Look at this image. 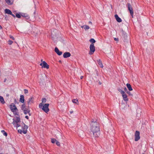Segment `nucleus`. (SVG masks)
Masks as SVG:
<instances>
[{
    "label": "nucleus",
    "mask_w": 154,
    "mask_h": 154,
    "mask_svg": "<svg viewBox=\"0 0 154 154\" xmlns=\"http://www.w3.org/2000/svg\"><path fill=\"white\" fill-rule=\"evenodd\" d=\"M91 130L94 137H98L100 134L99 124L97 122H92L91 124Z\"/></svg>",
    "instance_id": "f257e3e1"
},
{
    "label": "nucleus",
    "mask_w": 154,
    "mask_h": 154,
    "mask_svg": "<svg viewBox=\"0 0 154 154\" xmlns=\"http://www.w3.org/2000/svg\"><path fill=\"white\" fill-rule=\"evenodd\" d=\"M49 105V103L43 104L42 103H40L39 105V107L46 113H47L49 111L48 108Z\"/></svg>",
    "instance_id": "f03ea898"
},
{
    "label": "nucleus",
    "mask_w": 154,
    "mask_h": 154,
    "mask_svg": "<svg viewBox=\"0 0 154 154\" xmlns=\"http://www.w3.org/2000/svg\"><path fill=\"white\" fill-rule=\"evenodd\" d=\"M21 109L23 111V113L25 114H26L28 113L29 116L31 115L30 113V110L29 106H28L27 107H26L25 104L23 103L21 106Z\"/></svg>",
    "instance_id": "7ed1b4c3"
},
{
    "label": "nucleus",
    "mask_w": 154,
    "mask_h": 154,
    "mask_svg": "<svg viewBox=\"0 0 154 154\" xmlns=\"http://www.w3.org/2000/svg\"><path fill=\"white\" fill-rule=\"evenodd\" d=\"M122 33L121 39L125 42H128V36L127 33L125 32L122 29L121 30Z\"/></svg>",
    "instance_id": "20e7f679"
},
{
    "label": "nucleus",
    "mask_w": 154,
    "mask_h": 154,
    "mask_svg": "<svg viewBox=\"0 0 154 154\" xmlns=\"http://www.w3.org/2000/svg\"><path fill=\"white\" fill-rule=\"evenodd\" d=\"M90 50L89 52V54L90 55L92 54L95 51V47L94 46L93 43H91L90 47Z\"/></svg>",
    "instance_id": "39448f33"
},
{
    "label": "nucleus",
    "mask_w": 154,
    "mask_h": 154,
    "mask_svg": "<svg viewBox=\"0 0 154 154\" xmlns=\"http://www.w3.org/2000/svg\"><path fill=\"white\" fill-rule=\"evenodd\" d=\"M10 108L11 111L13 112H14L15 110L18 111V109L16 107V106L13 103H12L10 106Z\"/></svg>",
    "instance_id": "423d86ee"
},
{
    "label": "nucleus",
    "mask_w": 154,
    "mask_h": 154,
    "mask_svg": "<svg viewBox=\"0 0 154 154\" xmlns=\"http://www.w3.org/2000/svg\"><path fill=\"white\" fill-rule=\"evenodd\" d=\"M21 124H22L23 125V127L22 128L23 129L22 132L23 134H26L27 132V129L28 128V127L23 122L21 123Z\"/></svg>",
    "instance_id": "0eeeda50"
},
{
    "label": "nucleus",
    "mask_w": 154,
    "mask_h": 154,
    "mask_svg": "<svg viewBox=\"0 0 154 154\" xmlns=\"http://www.w3.org/2000/svg\"><path fill=\"white\" fill-rule=\"evenodd\" d=\"M140 133L139 131H136L135 134V141H137L140 139Z\"/></svg>",
    "instance_id": "6e6552de"
},
{
    "label": "nucleus",
    "mask_w": 154,
    "mask_h": 154,
    "mask_svg": "<svg viewBox=\"0 0 154 154\" xmlns=\"http://www.w3.org/2000/svg\"><path fill=\"white\" fill-rule=\"evenodd\" d=\"M40 65L41 66H42V67H43L47 69L49 68V66L45 61H43V62L40 63Z\"/></svg>",
    "instance_id": "1a4fd4ad"
},
{
    "label": "nucleus",
    "mask_w": 154,
    "mask_h": 154,
    "mask_svg": "<svg viewBox=\"0 0 154 154\" xmlns=\"http://www.w3.org/2000/svg\"><path fill=\"white\" fill-rule=\"evenodd\" d=\"M122 95L123 98V100L125 101H128V99L127 98V95L125 94V92H122Z\"/></svg>",
    "instance_id": "9d476101"
},
{
    "label": "nucleus",
    "mask_w": 154,
    "mask_h": 154,
    "mask_svg": "<svg viewBox=\"0 0 154 154\" xmlns=\"http://www.w3.org/2000/svg\"><path fill=\"white\" fill-rule=\"evenodd\" d=\"M34 98L33 97H31L27 101L28 104L29 105V104H31L32 103L34 102Z\"/></svg>",
    "instance_id": "9b49d317"
},
{
    "label": "nucleus",
    "mask_w": 154,
    "mask_h": 154,
    "mask_svg": "<svg viewBox=\"0 0 154 154\" xmlns=\"http://www.w3.org/2000/svg\"><path fill=\"white\" fill-rule=\"evenodd\" d=\"M54 51L55 52L59 55H61L62 54V52L60 51L57 47L55 48Z\"/></svg>",
    "instance_id": "f8f14e48"
},
{
    "label": "nucleus",
    "mask_w": 154,
    "mask_h": 154,
    "mask_svg": "<svg viewBox=\"0 0 154 154\" xmlns=\"http://www.w3.org/2000/svg\"><path fill=\"white\" fill-rule=\"evenodd\" d=\"M71 54L69 52H66L63 54V57L65 58H66L70 57Z\"/></svg>",
    "instance_id": "ddd939ff"
},
{
    "label": "nucleus",
    "mask_w": 154,
    "mask_h": 154,
    "mask_svg": "<svg viewBox=\"0 0 154 154\" xmlns=\"http://www.w3.org/2000/svg\"><path fill=\"white\" fill-rule=\"evenodd\" d=\"M115 17L116 20L118 22H122V19L119 17L118 16L117 14H115L114 16Z\"/></svg>",
    "instance_id": "4468645a"
},
{
    "label": "nucleus",
    "mask_w": 154,
    "mask_h": 154,
    "mask_svg": "<svg viewBox=\"0 0 154 154\" xmlns=\"http://www.w3.org/2000/svg\"><path fill=\"white\" fill-rule=\"evenodd\" d=\"M19 101L22 103H24V96L23 95H21Z\"/></svg>",
    "instance_id": "2eb2a0df"
},
{
    "label": "nucleus",
    "mask_w": 154,
    "mask_h": 154,
    "mask_svg": "<svg viewBox=\"0 0 154 154\" xmlns=\"http://www.w3.org/2000/svg\"><path fill=\"white\" fill-rule=\"evenodd\" d=\"M7 4L9 5H12L13 3V0H5Z\"/></svg>",
    "instance_id": "dca6fc26"
},
{
    "label": "nucleus",
    "mask_w": 154,
    "mask_h": 154,
    "mask_svg": "<svg viewBox=\"0 0 154 154\" xmlns=\"http://www.w3.org/2000/svg\"><path fill=\"white\" fill-rule=\"evenodd\" d=\"M21 15L22 17H24L27 19H29V18L28 15H27L26 14L22 13L21 14Z\"/></svg>",
    "instance_id": "f3484780"
},
{
    "label": "nucleus",
    "mask_w": 154,
    "mask_h": 154,
    "mask_svg": "<svg viewBox=\"0 0 154 154\" xmlns=\"http://www.w3.org/2000/svg\"><path fill=\"white\" fill-rule=\"evenodd\" d=\"M126 86H127L128 90L129 91H131L133 90V89L131 86V85L130 84H129V83L127 84Z\"/></svg>",
    "instance_id": "a211bd4d"
},
{
    "label": "nucleus",
    "mask_w": 154,
    "mask_h": 154,
    "mask_svg": "<svg viewBox=\"0 0 154 154\" xmlns=\"http://www.w3.org/2000/svg\"><path fill=\"white\" fill-rule=\"evenodd\" d=\"M81 27L82 28H84L85 30L88 29L90 28L87 25L82 26H81Z\"/></svg>",
    "instance_id": "6ab92c4d"
},
{
    "label": "nucleus",
    "mask_w": 154,
    "mask_h": 154,
    "mask_svg": "<svg viewBox=\"0 0 154 154\" xmlns=\"http://www.w3.org/2000/svg\"><path fill=\"white\" fill-rule=\"evenodd\" d=\"M5 12L6 14H11V11L9 9H6L5 10Z\"/></svg>",
    "instance_id": "aec40b11"
},
{
    "label": "nucleus",
    "mask_w": 154,
    "mask_h": 154,
    "mask_svg": "<svg viewBox=\"0 0 154 154\" xmlns=\"http://www.w3.org/2000/svg\"><path fill=\"white\" fill-rule=\"evenodd\" d=\"M98 64L100 66L101 68H103V66L102 63L101 61L100 60H97Z\"/></svg>",
    "instance_id": "412c9836"
},
{
    "label": "nucleus",
    "mask_w": 154,
    "mask_h": 154,
    "mask_svg": "<svg viewBox=\"0 0 154 154\" xmlns=\"http://www.w3.org/2000/svg\"><path fill=\"white\" fill-rule=\"evenodd\" d=\"M72 102L75 104H79V101L77 99H73L72 100Z\"/></svg>",
    "instance_id": "4be33fe9"
},
{
    "label": "nucleus",
    "mask_w": 154,
    "mask_h": 154,
    "mask_svg": "<svg viewBox=\"0 0 154 154\" xmlns=\"http://www.w3.org/2000/svg\"><path fill=\"white\" fill-rule=\"evenodd\" d=\"M0 101L3 104H4L5 102L3 99V98L2 96H0Z\"/></svg>",
    "instance_id": "5701e85b"
},
{
    "label": "nucleus",
    "mask_w": 154,
    "mask_h": 154,
    "mask_svg": "<svg viewBox=\"0 0 154 154\" xmlns=\"http://www.w3.org/2000/svg\"><path fill=\"white\" fill-rule=\"evenodd\" d=\"M127 6L128 8V10L133 9L131 4L130 3H128L127 4Z\"/></svg>",
    "instance_id": "b1692460"
},
{
    "label": "nucleus",
    "mask_w": 154,
    "mask_h": 154,
    "mask_svg": "<svg viewBox=\"0 0 154 154\" xmlns=\"http://www.w3.org/2000/svg\"><path fill=\"white\" fill-rule=\"evenodd\" d=\"M132 18L133 17L134 12L133 9L128 10Z\"/></svg>",
    "instance_id": "393cba45"
},
{
    "label": "nucleus",
    "mask_w": 154,
    "mask_h": 154,
    "mask_svg": "<svg viewBox=\"0 0 154 154\" xmlns=\"http://www.w3.org/2000/svg\"><path fill=\"white\" fill-rule=\"evenodd\" d=\"M89 41L91 42L92 43H95L96 42L95 40L93 38H91L89 40Z\"/></svg>",
    "instance_id": "a878e982"
},
{
    "label": "nucleus",
    "mask_w": 154,
    "mask_h": 154,
    "mask_svg": "<svg viewBox=\"0 0 154 154\" xmlns=\"http://www.w3.org/2000/svg\"><path fill=\"white\" fill-rule=\"evenodd\" d=\"M15 121L17 122V123H18L20 122V119L19 117H17Z\"/></svg>",
    "instance_id": "bb28decb"
},
{
    "label": "nucleus",
    "mask_w": 154,
    "mask_h": 154,
    "mask_svg": "<svg viewBox=\"0 0 154 154\" xmlns=\"http://www.w3.org/2000/svg\"><path fill=\"white\" fill-rule=\"evenodd\" d=\"M56 140L55 139L52 138L51 139V142L52 143H54L56 142Z\"/></svg>",
    "instance_id": "cd10ccee"
},
{
    "label": "nucleus",
    "mask_w": 154,
    "mask_h": 154,
    "mask_svg": "<svg viewBox=\"0 0 154 154\" xmlns=\"http://www.w3.org/2000/svg\"><path fill=\"white\" fill-rule=\"evenodd\" d=\"M46 99L45 98H43L42 99V103H45L46 102Z\"/></svg>",
    "instance_id": "c85d7f7f"
},
{
    "label": "nucleus",
    "mask_w": 154,
    "mask_h": 154,
    "mask_svg": "<svg viewBox=\"0 0 154 154\" xmlns=\"http://www.w3.org/2000/svg\"><path fill=\"white\" fill-rule=\"evenodd\" d=\"M16 17L18 18H20L21 17V15L18 13H16Z\"/></svg>",
    "instance_id": "c756f323"
},
{
    "label": "nucleus",
    "mask_w": 154,
    "mask_h": 154,
    "mask_svg": "<svg viewBox=\"0 0 154 154\" xmlns=\"http://www.w3.org/2000/svg\"><path fill=\"white\" fill-rule=\"evenodd\" d=\"M126 93L129 95L131 96L132 97L133 96V94L131 93V92H130L129 91H127L126 92Z\"/></svg>",
    "instance_id": "7c9ffc66"
},
{
    "label": "nucleus",
    "mask_w": 154,
    "mask_h": 154,
    "mask_svg": "<svg viewBox=\"0 0 154 154\" xmlns=\"http://www.w3.org/2000/svg\"><path fill=\"white\" fill-rule=\"evenodd\" d=\"M18 111L15 110V111L14 112H13L14 115H18Z\"/></svg>",
    "instance_id": "2f4dec72"
},
{
    "label": "nucleus",
    "mask_w": 154,
    "mask_h": 154,
    "mask_svg": "<svg viewBox=\"0 0 154 154\" xmlns=\"http://www.w3.org/2000/svg\"><path fill=\"white\" fill-rule=\"evenodd\" d=\"M56 143L58 146H60V142L57 140H56Z\"/></svg>",
    "instance_id": "473e14b6"
},
{
    "label": "nucleus",
    "mask_w": 154,
    "mask_h": 154,
    "mask_svg": "<svg viewBox=\"0 0 154 154\" xmlns=\"http://www.w3.org/2000/svg\"><path fill=\"white\" fill-rule=\"evenodd\" d=\"M13 124L14 125H15L17 123V122L15 121V120L14 119H13Z\"/></svg>",
    "instance_id": "72a5a7b5"
},
{
    "label": "nucleus",
    "mask_w": 154,
    "mask_h": 154,
    "mask_svg": "<svg viewBox=\"0 0 154 154\" xmlns=\"http://www.w3.org/2000/svg\"><path fill=\"white\" fill-rule=\"evenodd\" d=\"M117 90L119 91L121 93V94H122V92H125L124 91L122 90L120 88H118Z\"/></svg>",
    "instance_id": "f704fd0d"
},
{
    "label": "nucleus",
    "mask_w": 154,
    "mask_h": 154,
    "mask_svg": "<svg viewBox=\"0 0 154 154\" xmlns=\"http://www.w3.org/2000/svg\"><path fill=\"white\" fill-rule=\"evenodd\" d=\"M13 43V42L11 40H9L8 41V44L10 45H11Z\"/></svg>",
    "instance_id": "c9c22d12"
},
{
    "label": "nucleus",
    "mask_w": 154,
    "mask_h": 154,
    "mask_svg": "<svg viewBox=\"0 0 154 154\" xmlns=\"http://www.w3.org/2000/svg\"><path fill=\"white\" fill-rule=\"evenodd\" d=\"M24 93L26 94L28 93V90L27 89H24Z\"/></svg>",
    "instance_id": "e433bc0d"
},
{
    "label": "nucleus",
    "mask_w": 154,
    "mask_h": 154,
    "mask_svg": "<svg viewBox=\"0 0 154 154\" xmlns=\"http://www.w3.org/2000/svg\"><path fill=\"white\" fill-rule=\"evenodd\" d=\"M18 131L19 133H20V134H21L23 131H22V130L21 129H19L18 130Z\"/></svg>",
    "instance_id": "4c0bfd02"
},
{
    "label": "nucleus",
    "mask_w": 154,
    "mask_h": 154,
    "mask_svg": "<svg viewBox=\"0 0 154 154\" xmlns=\"http://www.w3.org/2000/svg\"><path fill=\"white\" fill-rule=\"evenodd\" d=\"M3 134L4 135H5L6 136H7V133L5 132V131L4 132H3Z\"/></svg>",
    "instance_id": "58836bf2"
},
{
    "label": "nucleus",
    "mask_w": 154,
    "mask_h": 154,
    "mask_svg": "<svg viewBox=\"0 0 154 154\" xmlns=\"http://www.w3.org/2000/svg\"><path fill=\"white\" fill-rule=\"evenodd\" d=\"M124 90L126 92H127V91L128 90L127 89V88H126V87H125L124 88Z\"/></svg>",
    "instance_id": "ea45409f"
},
{
    "label": "nucleus",
    "mask_w": 154,
    "mask_h": 154,
    "mask_svg": "<svg viewBox=\"0 0 154 154\" xmlns=\"http://www.w3.org/2000/svg\"><path fill=\"white\" fill-rule=\"evenodd\" d=\"M10 38L14 40V38L13 36L11 35L10 36Z\"/></svg>",
    "instance_id": "a19ab883"
},
{
    "label": "nucleus",
    "mask_w": 154,
    "mask_h": 154,
    "mask_svg": "<svg viewBox=\"0 0 154 154\" xmlns=\"http://www.w3.org/2000/svg\"><path fill=\"white\" fill-rule=\"evenodd\" d=\"M10 15H11L14 17H15V15L14 14H13L12 13H11V14Z\"/></svg>",
    "instance_id": "79ce46f5"
},
{
    "label": "nucleus",
    "mask_w": 154,
    "mask_h": 154,
    "mask_svg": "<svg viewBox=\"0 0 154 154\" xmlns=\"http://www.w3.org/2000/svg\"><path fill=\"white\" fill-rule=\"evenodd\" d=\"M114 40L115 41H119V39L118 38H114Z\"/></svg>",
    "instance_id": "37998d69"
},
{
    "label": "nucleus",
    "mask_w": 154,
    "mask_h": 154,
    "mask_svg": "<svg viewBox=\"0 0 154 154\" xmlns=\"http://www.w3.org/2000/svg\"><path fill=\"white\" fill-rule=\"evenodd\" d=\"M20 126V125L18 123L16 125V127H18Z\"/></svg>",
    "instance_id": "c03bdc74"
},
{
    "label": "nucleus",
    "mask_w": 154,
    "mask_h": 154,
    "mask_svg": "<svg viewBox=\"0 0 154 154\" xmlns=\"http://www.w3.org/2000/svg\"><path fill=\"white\" fill-rule=\"evenodd\" d=\"M25 118L27 119H29V117L27 116H25Z\"/></svg>",
    "instance_id": "a18cd8bd"
},
{
    "label": "nucleus",
    "mask_w": 154,
    "mask_h": 154,
    "mask_svg": "<svg viewBox=\"0 0 154 154\" xmlns=\"http://www.w3.org/2000/svg\"><path fill=\"white\" fill-rule=\"evenodd\" d=\"M9 94H6V96H7V97H9Z\"/></svg>",
    "instance_id": "49530a36"
},
{
    "label": "nucleus",
    "mask_w": 154,
    "mask_h": 154,
    "mask_svg": "<svg viewBox=\"0 0 154 154\" xmlns=\"http://www.w3.org/2000/svg\"><path fill=\"white\" fill-rule=\"evenodd\" d=\"M83 76H81L80 77V79H82L83 78Z\"/></svg>",
    "instance_id": "de8ad7c7"
},
{
    "label": "nucleus",
    "mask_w": 154,
    "mask_h": 154,
    "mask_svg": "<svg viewBox=\"0 0 154 154\" xmlns=\"http://www.w3.org/2000/svg\"><path fill=\"white\" fill-rule=\"evenodd\" d=\"M99 84L100 85H101L102 84V83L100 81H99Z\"/></svg>",
    "instance_id": "09e8293b"
},
{
    "label": "nucleus",
    "mask_w": 154,
    "mask_h": 154,
    "mask_svg": "<svg viewBox=\"0 0 154 154\" xmlns=\"http://www.w3.org/2000/svg\"><path fill=\"white\" fill-rule=\"evenodd\" d=\"M73 112V111H70V113L71 114Z\"/></svg>",
    "instance_id": "8fccbe9b"
},
{
    "label": "nucleus",
    "mask_w": 154,
    "mask_h": 154,
    "mask_svg": "<svg viewBox=\"0 0 154 154\" xmlns=\"http://www.w3.org/2000/svg\"><path fill=\"white\" fill-rule=\"evenodd\" d=\"M88 23H89V24H90H90H92V22H91V21H89V22H88Z\"/></svg>",
    "instance_id": "3c124183"
},
{
    "label": "nucleus",
    "mask_w": 154,
    "mask_h": 154,
    "mask_svg": "<svg viewBox=\"0 0 154 154\" xmlns=\"http://www.w3.org/2000/svg\"><path fill=\"white\" fill-rule=\"evenodd\" d=\"M5 131L4 130H2L1 131V132H2V133L4 132Z\"/></svg>",
    "instance_id": "603ef678"
},
{
    "label": "nucleus",
    "mask_w": 154,
    "mask_h": 154,
    "mask_svg": "<svg viewBox=\"0 0 154 154\" xmlns=\"http://www.w3.org/2000/svg\"><path fill=\"white\" fill-rule=\"evenodd\" d=\"M6 79H4V82H6Z\"/></svg>",
    "instance_id": "864d4df0"
},
{
    "label": "nucleus",
    "mask_w": 154,
    "mask_h": 154,
    "mask_svg": "<svg viewBox=\"0 0 154 154\" xmlns=\"http://www.w3.org/2000/svg\"><path fill=\"white\" fill-rule=\"evenodd\" d=\"M0 29H2V27L0 25Z\"/></svg>",
    "instance_id": "5fc2aeb1"
},
{
    "label": "nucleus",
    "mask_w": 154,
    "mask_h": 154,
    "mask_svg": "<svg viewBox=\"0 0 154 154\" xmlns=\"http://www.w3.org/2000/svg\"><path fill=\"white\" fill-rule=\"evenodd\" d=\"M41 61L42 62H43V60H42H42H41Z\"/></svg>",
    "instance_id": "6e6d98bb"
},
{
    "label": "nucleus",
    "mask_w": 154,
    "mask_h": 154,
    "mask_svg": "<svg viewBox=\"0 0 154 154\" xmlns=\"http://www.w3.org/2000/svg\"><path fill=\"white\" fill-rule=\"evenodd\" d=\"M51 34H52V35H53V33H52V32H51Z\"/></svg>",
    "instance_id": "4d7b16f0"
},
{
    "label": "nucleus",
    "mask_w": 154,
    "mask_h": 154,
    "mask_svg": "<svg viewBox=\"0 0 154 154\" xmlns=\"http://www.w3.org/2000/svg\"><path fill=\"white\" fill-rule=\"evenodd\" d=\"M97 75H98V74H97Z\"/></svg>",
    "instance_id": "13d9d810"
},
{
    "label": "nucleus",
    "mask_w": 154,
    "mask_h": 154,
    "mask_svg": "<svg viewBox=\"0 0 154 154\" xmlns=\"http://www.w3.org/2000/svg\"><path fill=\"white\" fill-rule=\"evenodd\" d=\"M15 101H16V99H15Z\"/></svg>",
    "instance_id": "bf43d9fd"
},
{
    "label": "nucleus",
    "mask_w": 154,
    "mask_h": 154,
    "mask_svg": "<svg viewBox=\"0 0 154 154\" xmlns=\"http://www.w3.org/2000/svg\"><path fill=\"white\" fill-rule=\"evenodd\" d=\"M142 154H144V153H143Z\"/></svg>",
    "instance_id": "052dcab7"
},
{
    "label": "nucleus",
    "mask_w": 154,
    "mask_h": 154,
    "mask_svg": "<svg viewBox=\"0 0 154 154\" xmlns=\"http://www.w3.org/2000/svg\"><path fill=\"white\" fill-rule=\"evenodd\" d=\"M0 154H2L1 153Z\"/></svg>",
    "instance_id": "680f3d73"
}]
</instances>
